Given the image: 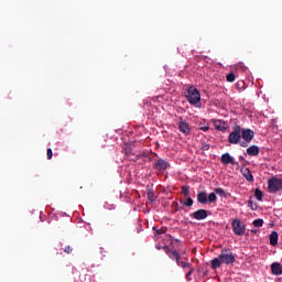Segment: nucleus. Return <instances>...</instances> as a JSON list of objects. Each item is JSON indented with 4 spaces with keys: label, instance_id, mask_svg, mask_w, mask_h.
<instances>
[{
    "label": "nucleus",
    "instance_id": "obj_1",
    "mask_svg": "<svg viewBox=\"0 0 282 282\" xmlns=\"http://www.w3.org/2000/svg\"><path fill=\"white\" fill-rule=\"evenodd\" d=\"M236 262V256L229 248H223L220 254L210 261L213 270H217L221 264L231 265Z\"/></svg>",
    "mask_w": 282,
    "mask_h": 282
},
{
    "label": "nucleus",
    "instance_id": "obj_2",
    "mask_svg": "<svg viewBox=\"0 0 282 282\" xmlns=\"http://www.w3.org/2000/svg\"><path fill=\"white\" fill-rule=\"evenodd\" d=\"M166 253L170 257V259L172 261H176V265L182 268L183 270L189 269L193 267V264L191 262L181 260V254H180V252H177V250L167 249Z\"/></svg>",
    "mask_w": 282,
    "mask_h": 282
},
{
    "label": "nucleus",
    "instance_id": "obj_3",
    "mask_svg": "<svg viewBox=\"0 0 282 282\" xmlns=\"http://www.w3.org/2000/svg\"><path fill=\"white\" fill-rule=\"evenodd\" d=\"M186 99L189 104L192 105H197L200 99H202V96H200V93L198 89H196L195 87H189L187 89V95H186Z\"/></svg>",
    "mask_w": 282,
    "mask_h": 282
},
{
    "label": "nucleus",
    "instance_id": "obj_4",
    "mask_svg": "<svg viewBox=\"0 0 282 282\" xmlns=\"http://www.w3.org/2000/svg\"><path fill=\"white\" fill-rule=\"evenodd\" d=\"M240 135L242 137V140H245L240 141V147L248 148L249 143H251L254 138V131L251 129H242L240 130Z\"/></svg>",
    "mask_w": 282,
    "mask_h": 282
},
{
    "label": "nucleus",
    "instance_id": "obj_5",
    "mask_svg": "<svg viewBox=\"0 0 282 282\" xmlns=\"http://www.w3.org/2000/svg\"><path fill=\"white\" fill-rule=\"evenodd\" d=\"M282 189V178L271 177L268 181V191L270 194H276Z\"/></svg>",
    "mask_w": 282,
    "mask_h": 282
},
{
    "label": "nucleus",
    "instance_id": "obj_6",
    "mask_svg": "<svg viewBox=\"0 0 282 282\" xmlns=\"http://www.w3.org/2000/svg\"><path fill=\"white\" fill-rule=\"evenodd\" d=\"M241 140V127L236 124L229 134V143L238 144Z\"/></svg>",
    "mask_w": 282,
    "mask_h": 282
},
{
    "label": "nucleus",
    "instance_id": "obj_7",
    "mask_svg": "<svg viewBox=\"0 0 282 282\" xmlns=\"http://www.w3.org/2000/svg\"><path fill=\"white\" fill-rule=\"evenodd\" d=\"M178 131L184 135L191 134V127L188 122L183 119V117L178 118Z\"/></svg>",
    "mask_w": 282,
    "mask_h": 282
},
{
    "label": "nucleus",
    "instance_id": "obj_8",
    "mask_svg": "<svg viewBox=\"0 0 282 282\" xmlns=\"http://www.w3.org/2000/svg\"><path fill=\"white\" fill-rule=\"evenodd\" d=\"M232 229L238 236H243L246 234V225H243L239 219L232 221Z\"/></svg>",
    "mask_w": 282,
    "mask_h": 282
},
{
    "label": "nucleus",
    "instance_id": "obj_9",
    "mask_svg": "<svg viewBox=\"0 0 282 282\" xmlns=\"http://www.w3.org/2000/svg\"><path fill=\"white\" fill-rule=\"evenodd\" d=\"M193 219L205 220L208 218V212L206 209H197L195 213L189 215Z\"/></svg>",
    "mask_w": 282,
    "mask_h": 282
},
{
    "label": "nucleus",
    "instance_id": "obj_10",
    "mask_svg": "<svg viewBox=\"0 0 282 282\" xmlns=\"http://www.w3.org/2000/svg\"><path fill=\"white\" fill-rule=\"evenodd\" d=\"M240 172H242V177H245V180L249 183H253L254 182V177L253 174L251 173L249 167H245L242 170H240Z\"/></svg>",
    "mask_w": 282,
    "mask_h": 282
},
{
    "label": "nucleus",
    "instance_id": "obj_11",
    "mask_svg": "<svg viewBox=\"0 0 282 282\" xmlns=\"http://www.w3.org/2000/svg\"><path fill=\"white\" fill-rule=\"evenodd\" d=\"M271 272L273 275H282V264L280 262H273L271 264Z\"/></svg>",
    "mask_w": 282,
    "mask_h": 282
},
{
    "label": "nucleus",
    "instance_id": "obj_12",
    "mask_svg": "<svg viewBox=\"0 0 282 282\" xmlns=\"http://www.w3.org/2000/svg\"><path fill=\"white\" fill-rule=\"evenodd\" d=\"M170 166V164L164 161L163 159L158 160V162L154 164V167L159 171H164Z\"/></svg>",
    "mask_w": 282,
    "mask_h": 282
},
{
    "label": "nucleus",
    "instance_id": "obj_13",
    "mask_svg": "<svg viewBox=\"0 0 282 282\" xmlns=\"http://www.w3.org/2000/svg\"><path fill=\"white\" fill-rule=\"evenodd\" d=\"M246 152L249 156H257L260 154V149L257 145H251L247 149Z\"/></svg>",
    "mask_w": 282,
    "mask_h": 282
},
{
    "label": "nucleus",
    "instance_id": "obj_14",
    "mask_svg": "<svg viewBox=\"0 0 282 282\" xmlns=\"http://www.w3.org/2000/svg\"><path fill=\"white\" fill-rule=\"evenodd\" d=\"M220 162L225 165L235 164L234 159L230 156L229 153H225L221 155Z\"/></svg>",
    "mask_w": 282,
    "mask_h": 282
},
{
    "label": "nucleus",
    "instance_id": "obj_15",
    "mask_svg": "<svg viewBox=\"0 0 282 282\" xmlns=\"http://www.w3.org/2000/svg\"><path fill=\"white\" fill-rule=\"evenodd\" d=\"M197 202L203 205L208 203V195L206 194V192H199L197 194Z\"/></svg>",
    "mask_w": 282,
    "mask_h": 282
},
{
    "label": "nucleus",
    "instance_id": "obj_16",
    "mask_svg": "<svg viewBox=\"0 0 282 282\" xmlns=\"http://www.w3.org/2000/svg\"><path fill=\"white\" fill-rule=\"evenodd\" d=\"M214 127L218 131H226V129H227L226 123L221 120H215Z\"/></svg>",
    "mask_w": 282,
    "mask_h": 282
},
{
    "label": "nucleus",
    "instance_id": "obj_17",
    "mask_svg": "<svg viewBox=\"0 0 282 282\" xmlns=\"http://www.w3.org/2000/svg\"><path fill=\"white\" fill-rule=\"evenodd\" d=\"M279 243V232L272 231L270 235V245L276 246Z\"/></svg>",
    "mask_w": 282,
    "mask_h": 282
},
{
    "label": "nucleus",
    "instance_id": "obj_18",
    "mask_svg": "<svg viewBox=\"0 0 282 282\" xmlns=\"http://www.w3.org/2000/svg\"><path fill=\"white\" fill-rule=\"evenodd\" d=\"M132 155L134 156V158L132 159V161H134V162H137V161L140 160V159H144V160L148 159L149 161H151L149 154L145 153V152H142V153H139V154L132 153Z\"/></svg>",
    "mask_w": 282,
    "mask_h": 282
},
{
    "label": "nucleus",
    "instance_id": "obj_19",
    "mask_svg": "<svg viewBox=\"0 0 282 282\" xmlns=\"http://www.w3.org/2000/svg\"><path fill=\"white\" fill-rule=\"evenodd\" d=\"M195 272V267L192 265L188 268V271L185 273V279L191 282L193 281V278H191L193 275V273Z\"/></svg>",
    "mask_w": 282,
    "mask_h": 282
},
{
    "label": "nucleus",
    "instance_id": "obj_20",
    "mask_svg": "<svg viewBox=\"0 0 282 282\" xmlns=\"http://www.w3.org/2000/svg\"><path fill=\"white\" fill-rule=\"evenodd\" d=\"M254 197L257 200L262 202L263 200V192L260 188H256Z\"/></svg>",
    "mask_w": 282,
    "mask_h": 282
},
{
    "label": "nucleus",
    "instance_id": "obj_21",
    "mask_svg": "<svg viewBox=\"0 0 282 282\" xmlns=\"http://www.w3.org/2000/svg\"><path fill=\"white\" fill-rule=\"evenodd\" d=\"M181 191H182V195H183L184 197H189V195H191L189 186L183 185V186L181 187Z\"/></svg>",
    "mask_w": 282,
    "mask_h": 282
},
{
    "label": "nucleus",
    "instance_id": "obj_22",
    "mask_svg": "<svg viewBox=\"0 0 282 282\" xmlns=\"http://www.w3.org/2000/svg\"><path fill=\"white\" fill-rule=\"evenodd\" d=\"M182 204L186 207H192L194 205V199L192 197H187Z\"/></svg>",
    "mask_w": 282,
    "mask_h": 282
},
{
    "label": "nucleus",
    "instance_id": "obj_23",
    "mask_svg": "<svg viewBox=\"0 0 282 282\" xmlns=\"http://www.w3.org/2000/svg\"><path fill=\"white\" fill-rule=\"evenodd\" d=\"M248 207H249L251 210H258V204L254 203L252 199H248Z\"/></svg>",
    "mask_w": 282,
    "mask_h": 282
},
{
    "label": "nucleus",
    "instance_id": "obj_24",
    "mask_svg": "<svg viewBox=\"0 0 282 282\" xmlns=\"http://www.w3.org/2000/svg\"><path fill=\"white\" fill-rule=\"evenodd\" d=\"M147 196H148L149 202H151V203L155 202V199H156L154 196V192L152 189H149Z\"/></svg>",
    "mask_w": 282,
    "mask_h": 282
},
{
    "label": "nucleus",
    "instance_id": "obj_25",
    "mask_svg": "<svg viewBox=\"0 0 282 282\" xmlns=\"http://www.w3.org/2000/svg\"><path fill=\"white\" fill-rule=\"evenodd\" d=\"M226 79L228 83H234L236 80L235 73H228Z\"/></svg>",
    "mask_w": 282,
    "mask_h": 282
},
{
    "label": "nucleus",
    "instance_id": "obj_26",
    "mask_svg": "<svg viewBox=\"0 0 282 282\" xmlns=\"http://www.w3.org/2000/svg\"><path fill=\"white\" fill-rule=\"evenodd\" d=\"M214 192L220 197H226V192L223 188H215Z\"/></svg>",
    "mask_w": 282,
    "mask_h": 282
},
{
    "label": "nucleus",
    "instance_id": "obj_27",
    "mask_svg": "<svg viewBox=\"0 0 282 282\" xmlns=\"http://www.w3.org/2000/svg\"><path fill=\"white\" fill-rule=\"evenodd\" d=\"M216 200H217L216 193H209V195L207 197V202L215 203Z\"/></svg>",
    "mask_w": 282,
    "mask_h": 282
},
{
    "label": "nucleus",
    "instance_id": "obj_28",
    "mask_svg": "<svg viewBox=\"0 0 282 282\" xmlns=\"http://www.w3.org/2000/svg\"><path fill=\"white\" fill-rule=\"evenodd\" d=\"M263 224H264V220H263V219H256V220H253V223H252V225H253L254 227H262Z\"/></svg>",
    "mask_w": 282,
    "mask_h": 282
},
{
    "label": "nucleus",
    "instance_id": "obj_29",
    "mask_svg": "<svg viewBox=\"0 0 282 282\" xmlns=\"http://www.w3.org/2000/svg\"><path fill=\"white\" fill-rule=\"evenodd\" d=\"M46 159L47 160H52L53 159V150L52 149H47L46 150Z\"/></svg>",
    "mask_w": 282,
    "mask_h": 282
},
{
    "label": "nucleus",
    "instance_id": "obj_30",
    "mask_svg": "<svg viewBox=\"0 0 282 282\" xmlns=\"http://www.w3.org/2000/svg\"><path fill=\"white\" fill-rule=\"evenodd\" d=\"M73 251H74V249H73L70 246H66V247L64 248V252H65L66 254H72Z\"/></svg>",
    "mask_w": 282,
    "mask_h": 282
},
{
    "label": "nucleus",
    "instance_id": "obj_31",
    "mask_svg": "<svg viewBox=\"0 0 282 282\" xmlns=\"http://www.w3.org/2000/svg\"><path fill=\"white\" fill-rule=\"evenodd\" d=\"M123 152H124V154H126L128 158H130V156L132 155V149H130V148H126V149L123 150Z\"/></svg>",
    "mask_w": 282,
    "mask_h": 282
},
{
    "label": "nucleus",
    "instance_id": "obj_32",
    "mask_svg": "<svg viewBox=\"0 0 282 282\" xmlns=\"http://www.w3.org/2000/svg\"><path fill=\"white\" fill-rule=\"evenodd\" d=\"M202 150L204 151L210 150V143H203Z\"/></svg>",
    "mask_w": 282,
    "mask_h": 282
},
{
    "label": "nucleus",
    "instance_id": "obj_33",
    "mask_svg": "<svg viewBox=\"0 0 282 282\" xmlns=\"http://www.w3.org/2000/svg\"><path fill=\"white\" fill-rule=\"evenodd\" d=\"M153 230H155L158 235H162V234L165 232V230H163V229H156L155 227H153Z\"/></svg>",
    "mask_w": 282,
    "mask_h": 282
},
{
    "label": "nucleus",
    "instance_id": "obj_34",
    "mask_svg": "<svg viewBox=\"0 0 282 282\" xmlns=\"http://www.w3.org/2000/svg\"><path fill=\"white\" fill-rule=\"evenodd\" d=\"M208 129H209V127H208V126L200 127V130H202V131H204V132L208 131Z\"/></svg>",
    "mask_w": 282,
    "mask_h": 282
},
{
    "label": "nucleus",
    "instance_id": "obj_35",
    "mask_svg": "<svg viewBox=\"0 0 282 282\" xmlns=\"http://www.w3.org/2000/svg\"><path fill=\"white\" fill-rule=\"evenodd\" d=\"M172 207L177 208L178 207V203L177 202H172Z\"/></svg>",
    "mask_w": 282,
    "mask_h": 282
},
{
    "label": "nucleus",
    "instance_id": "obj_36",
    "mask_svg": "<svg viewBox=\"0 0 282 282\" xmlns=\"http://www.w3.org/2000/svg\"><path fill=\"white\" fill-rule=\"evenodd\" d=\"M251 232L256 234V232H257V230H251Z\"/></svg>",
    "mask_w": 282,
    "mask_h": 282
},
{
    "label": "nucleus",
    "instance_id": "obj_37",
    "mask_svg": "<svg viewBox=\"0 0 282 282\" xmlns=\"http://www.w3.org/2000/svg\"><path fill=\"white\" fill-rule=\"evenodd\" d=\"M240 160H243V158H242V156H240Z\"/></svg>",
    "mask_w": 282,
    "mask_h": 282
}]
</instances>
